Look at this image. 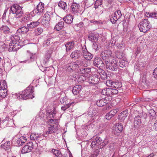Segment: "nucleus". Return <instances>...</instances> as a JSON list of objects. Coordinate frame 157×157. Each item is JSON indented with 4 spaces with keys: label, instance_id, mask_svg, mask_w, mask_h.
<instances>
[{
    "label": "nucleus",
    "instance_id": "nucleus-1",
    "mask_svg": "<svg viewBox=\"0 0 157 157\" xmlns=\"http://www.w3.org/2000/svg\"><path fill=\"white\" fill-rule=\"evenodd\" d=\"M10 10V14L13 15V16L16 18H20L23 17L21 21V22L28 24V21L30 19V15L28 14L25 16L21 7L17 4H14L11 7Z\"/></svg>",
    "mask_w": 157,
    "mask_h": 157
},
{
    "label": "nucleus",
    "instance_id": "nucleus-2",
    "mask_svg": "<svg viewBox=\"0 0 157 157\" xmlns=\"http://www.w3.org/2000/svg\"><path fill=\"white\" fill-rule=\"evenodd\" d=\"M34 87L30 86L21 93H15V95L19 99L26 100L28 98H32L34 97L33 94L34 91Z\"/></svg>",
    "mask_w": 157,
    "mask_h": 157
},
{
    "label": "nucleus",
    "instance_id": "nucleus-3",
    "mask_svg": "<svg viewBox=\"0 0 157 157\" xmlns=\"http://www.w3.org/2000/svg\"><path fill=\"white\" fill-rule=\"evenodd\" d=\"M138 27L140 32L144 33L146 32L151 28L149 25V22L147 19L143 20L138 25Z\"/></svg>",
    "mask_w": 157,
    "mask_h": 157
},
{
    "label": "nucleus",
    "instance_id": "nucleus-4",
    "mask_svg": "<svg viewBox=\"0 0 157 157\" xmlns=\"http://www.w3.org/2000/svg\"><path fill=\"white\" fill-rule=\"evenodd\" d=\"M109 61V62L106 60L105 61L106 68L112 71H117V65L116 60L113 59L111 61H110V60Z\"/></svg>",
    "mask_w": 157,
    "mask_h": 157
},
{
    "label": "nucleus",
    "instance_id": "nucleus-5",
    "mask_svg": "<svg viewBox=\"0 0 157 157\" xmlns=\"http://www.w3.org/2000/svg\"><path fill=\"white\" fill-rule=\"evenodd\" d=\"M33 148V144L32 142L27 143L22 148L21 151V154H25L31 152Z\"/></svg>",
    "mask_w": 157,
    "mask_h": 157
},
{
    "label": "nucleus",
    "instance_id": "nucleus-6",
    "mask_svg": "<svg viewBox=\"0 0 157 157\" xmlns=\"http://www.w3.org/2000/svg\"><path fill=\"white\" fill-rule=\"evenodd\" d=\"M106 83L109 86L117 89L120 88L122 86L121 83L117 81L108 80L106 81Z\"/></svg>",
    "mask_w": 157,
    "mask_h": 157
},
{
    "label": "nucleus",
    "instance_id": "nucleus-7",
    "mask_svg": "<svg viewBox=\"0 0 157 157\" xmlns=\"http://www.w3.org/2000/svg\"><path fill=\"white\" fill-rule=\"evenodd\" d=\"M92 140L90 145L91 147L94 148L95 147L96 148H101V147H98L101 144V142L102 141L101 139L99 137H96L94 140L92 139Z\"/></svg>",
    "mask_w": 157,
    "mask_h": 157
},
{
    "label": "nucleus",
    "instance_id": "nucleus-8",
    "mask_svg": "<svg viewBox=\"0 0 157 157\" xmlns=\"http://www.w3.org/2000/svg\"><path fill=\"white\" fill-rule=\"evenodd\" d=\"M66 69L67 72H72L78 68V66L75 62H72L66 65Z\"/></svg>",
    "mask_w": 157,
    "mask_h": 157
},
{
    "label": "nucleus",
    "instance_id": "nucleus-9",
    "mask_svg": "<svg viewBox=\"0 0 157 157\" xmlns=\"http://www.w3.org/2000/svg\"><path fill=\"white\" fill-rule=\"evenodd\" d=\"M101 56L103 60H109V59L112 57V52L109 50H105L101 53Z\"/></svg>",
    "mask_w": 157,
    "mask_h": 157
},
{
    "label": "nucleus",
    "instance_id": "nucleus-10",
    "mask_svg": "<svg viewBox=\"0 0 157 157\" xmlns=\"http://www.w3.org/2000/svg\"><path fill=\"white\" fill-rule=\"evenodd\" d=\"M44 9V4L42 2H40L37 5L36 8L34 10L33 12L34 13L39 15L43 12Z\"/></svg>",
    "mask_w": 157,
    "mask_h": 157
},
{
    "label": "nucleus",
    "instance_id": "nucleus-11",
    "mask_svg": "<svg viewBox=\"0 0 157 157\" xmlns=\"http://www.w3.org/2000/svg\"><path fill=\"white\" fill-rule=\"evenodd\" d=\"M50 17V15L47 12L44 14L41 21V23L44 26L46 27L48 26Z\"/></svg>",
    "mask_w": 157,
    "mask_h": 157
},
{
    "label": "nucleus",
    "instance_id": "nucleus-12",
    "mask_svg": "<svg viewBox=\"0 0 157 157\" xmlns=\"http://www.w3.org/2000/svg\"><path fill=\"white\" fill-rule=\"evenodd\" d=\"M123 129V127L121 123L118 124L115 127L114 129L113 132V134L118 136L119 135Z\"/></svg>",
    "mask_w": 157,
    "mask_h": 157
},
{
    "label": "nucleus",
    "instance_id": "nucleus-13",
    "mask_svg": "<svg viewBox=\"0 0 157 157\" xmlns=\"http://www.w3.org/2000/svg\"><path fill=\"white\" fill-rule=\"evenodd\" d=\"M19 45L17 42H10L9 44V52L16 51L19 48Z\"/></svg>",
    "mask_w": 157,
    "mask_h": 157
},
{
    "label": "nucleus",
    "instance_id": "nucleus-14",
    "mask_svg": "<svg viewBox=\"0 0 157 157\" xmlns=\"http://www.w3.org/2000/svg\"><path fill=\"white\" fill-rule=\"evenodd\" d=\"M82 56L87 60H91L93 57L92 55L88 51L86 48H83Z\"/></svg>",
    "mask_w": 157,
    "mask_h": 157
},
{
    "label": "nucleus",
    "instance_id": "nucleus-15",
    "mask_svg": "<svg viewBox=\"0 0 157 157\" xmlns=\"http://www.w3.org/2000/svg\"><path fill=\"white\" fill-rule=\"evenodd\" d=\"M12 121L8 117H6L3 120H2L0 124L1 128H4L10 124V122H12Z\"/></svg>",
    "mask_w": 157,
    "mask_h": 157
},
{
    "label": "nucleus",
    "instance_id": "nucleus-16",
    "mask_svg": "<svg viewBox=\"0 0 157 157\" xmlns=\"http://www.w3.org/2000/svg\"><path fill=\"white\" fill-rule=\"evenodd\" d=\"M82 55V53L80 51L75 50L71 53V57L72 59H76L80 58Z\"/></svg>",
    "mask_w": 157,
    "mask_h": 157
},
{
    "label": "nucleus",
    "instance_id": "nucleus-17",
    "mask_svg": "<svg viewBox=\"0 0 157 157\" xmlns=\"http://www.w3.org/2000/svg\"><path fill=\"white\" fill-rule=\"evenodd\" d=\"M100 79L97 75H94L90 77L89 82L92 84H95L98 83L99 82Z\"/></svg>",
    "mask_w": 157,
    "mask_h": 157
},
{
    "label": "nucleus",
    "instance_id": "nucleus-18",
    "mask_svg": "<svg viewBox=\"0 0 157 157\" xmlns=\"http://www.w3.org/2000/svg\"><path fill=\"white\" fill-rule=\"evenodd\" d=\"M141 123V117L139 116H137L134 118V127L136 128H138Z\"/></svg>",
    "mask_w": 157,
    "mask_h": 157
},
{
    "label": "nucleus",
    "instance_id": "nucleus-19",
    "mask_svg": "<svg viewBox=\"0 0 157 157\" xmlns=\"http://www.w3.org/2000/svg\"><path fill=\"white\" fill-rule=\"evenodd\" d=\"M40 22L38 21H32L29 23L27 24V26L29 31L34 28L36 27L40 24Z\"/></svg>",
    "mask_w": 157,
    "mask_h": 157
},
{
    "label": "nucleus",
    "instance_id": "nucleus-20",
    "mask_svg": "<svg viewBox=\"0 0 157 157\" xmlns=\"http://www.w3.org/2000/svg\"><path fill=\"white\" fill-rule=\"evenodd\" d=\"M29 31L27 26L26 27L24 26L18 29L16 34L18 35H21L22 34L27 33Z\"/></svg>",
    "mask_w": 157,
    "mask_h": 157
},
{
    "label": "nucleus",
    "instance_id": "nucleus-21",
    "mask_svg": "<svg viewBox=\"0 0 157 157\" xmlns=\"http://www.w3.org/2000/svg\"><path fill=\"white\" fill-rule=\"evenodd\" d=\"M94 64L95 66L97 67H99L100 66H102V65L105 64L103 63V62L100 58L97 57L95 58L94 59Z\"/></svg>",
    "mask_w": 157,
    "mask_h": 157
},
{
    "label": "nucleus",
    "instance_id": "nucleus-22",
    "mask_svg": "<svg viewBox=\"0 0 157 157\" xmlns=\"http://www.w3.org/2000/svg\"><path fill=\"white\" fill-rule=\"evenodd\" d=\"M117 112L116 109H114L108 113L106 115V118L107 120H110L116 114Z\"/></svg>",
    "mask_w": 157,
    "mask_h": 157
},
{
    "label": "nucleus",
    "instance_id": "nucleus-23",
    "mask_svg": "<svg viewBox=\"0 0 157 157\" xmlns=\"http://www.w3.org/2000/svg\"><path fill=\"white\" fill-rule=\"evenodd\" d=\"M75 46V43L74 41H72L67 42L65 44L66 48V52L70 50L71 49L73 48Z\"/></svg>",
    "mask_w": 157,
    "mask_h": 157
},
{
    "label": "nucleus",
    "instance_id": "nucleus-24",
    "mask_svg": "<svg viewBox=\"0 0 157 157\" xmlns=\"http://www.w3.org/2000/svg\"><path fill=\"white\" fill-rule=\"evenodd\" d=\"M97 35V34L91 33L89 35L88 38L89 40L92 42H96L98 39V37Z\"/></svg>",
    "mask_w": 157,
    "mask_h": 157
},
{
    "label": "nucleus",
    "instance_id": "nucleus-25",
    "mask_svg": "<svg viewBox=\"0 0 157 157\" xmlns=\"http://www.w3.org/2000/svg\"><path fill=\"white\" fill-rule=\"evenodd\" d=\"M27 141L26 138L24 136H21L19 138L17 141V144L19 146L23 145Z\"/></svg>",
    "mask_w": 157,
    "mask_h": 157
},
{
    "label": "nucleus",
    "instance_id": "nucleus-26",
    "mask_svg": "<svg viewBox=\"0 0 157 157\" xmlns=\"http://www.w3.org/2000/svg\"><path fill=\"white\" fill-rule=\"evenodd\" d=\"M79 5L76 3H73L71 6V11L74 13H75L78 11Z\"/></svg>",
    "mask_w": 157,
    "mask_h": 157
},
{
    "label": "nucleus",
    "instance_id": "nucleus-27",
    "mask_svg": "<svg viewBox=\"0 0 157 157\" xmlns=\"http://www.w3.org/2000/svg\"><path fill=\"white\" fill-rule=\"evenodd\" d=\"M81 86L80 85H76L74 86L72 90V92L74 95H77L79 93L81 88Z\"/></svg>",
    "mask_w": 157,
    "mask_h": 157
},
{
    "label": "nucleus",
    "instance_id": "nucleus-28",
    "mask_svg": "<svg viewBox=\"0 0 157 157\" xmlns=\"http://www.w3.org/2000/svg\"><path fill=\"white\" fill-rule=\"evenodd\" d=\"M64 21L67 24H71L72 22L73 17L72 16L68 15L63 18Z\"/></svg>",
    "mask_w": 157,
    "mask_h": 157
},
{
    "label": "nucleus",
    "instance_id": "nucleus-29",
    "mask_svg": "<svg viewBox=\"0 0 157 157\" xmlns=\"http://www.w3.org/2000/svg\"><path fill=\"white\" fill-rule=\"evenodd\" d=\"M64 25V22L63 21H60L56 25L54 29L56 30H60L63 28Z\"/></svg>",
    "mask_w": 157,
    "mask_h": 157
},
{
    "label": "nucleus",
    "instance_id": "nucleus-30",
    "mask_svg": "<svg viewBox=\"0 0 157 157\" xmlns=\"http://www.w3.org/2000/svg\"><path fill=\"white\" fill-rule=\"evenodd\" d=\"M52 152L53 154L56 157H62V155L60 150L52 149Z\"/></svg>",
    "mask_w": 157,
    "mask_h": 157
},
{
    "label": "nucleus",
    "instance_id": "nucleus-31",
    "mask_svg": "<svg viewBox=\"0 0 157 157\" xmlns=\"http://www.w3.org/2000/svg\"><path fill=\"white\" fill-rule=\"evenodd\" d=\"M145 15L148 17H157V11L152 12H146Z\"/></svg>",
    "mask_w": 157,
    "mask_h": 157
},
{
    "label": "nucleus",
    "instance_id": "nucleus-32",
    "mask_svg": "<svg viewBox=\"0 0 157 157\" xmlns=\"http://www.w3.org/2000/svg\"><path fill=\"white\" fill-rule=\"evenodd\" d=\"M40 136V134L38 133H32L30 136V138L31 140H37Z\"/></svg>",
    "mask_w": 157,
    "mask_h": 157
},
{
    "label": "nucleus",
    "instance_id": "nucleus-33",
    "mask_svg": "<svg viewBox=\"0 0 157 157\" xmlns=\"http://www.w3.org/2000/svg\"><path fill=\"white\" fill-rule=\"evenodd\" d=\"M43 31V30L42 28L38 27L35 29L34 33L35 35L38 36L41 34Z\"/></svg>",
    "mask_w": 157,
    "mask_h": 157
},
{
    "label": "nucleus",
    "instance_id": "nucleus-34",
    "mask_svg": "<svg viewBox=\"0 0 157 157\" xmlns=\"http://www.w3.org/2000/svg\"><path fill=\"white\" fill-rule=\"evenodd\" d=\"M19 35L17 34L13 35L11 36V38L12 41L11 42H17L20 40V38L19 36Z\"/></svg>",
    "mask_w": 157,
    "mask_h": 157
},
{
    "label": "nucleus",
    "instance_id": "nucleus-35",
    "mask_svg": "<svg viewBox=\"0 0 157 157\" xmlns=\"http://www.w3.org/2000/svg\"><path fill=\"white\" fill-rule=\"evenodd\" d=\"M7 89H0V97L5 98L7 95Z\"/></svg>",
    "mask_w": 157,
    "mask_h": 157
},
{
    "label": "nucleus",
    "instance_id": "nucleus-36",
    "mask_svg": "<svg viewBox=\"0 0 157 157\" xmlns=\"http://www.w3.org/2000/svg\"><path fill=\"white\" fill-rule=\"evenodd\" d=\"M110 88H105L102 90L101 93L105 95H110Z\"/></svg>",
    "mask_w": 157,
    "mask_h": 157
},
{
    "label": "nucleus",
    "instance_id": "nucleus-37",
    "mask_svg": "<svg viewBox=\"0 0 157 157\" xmlns=\"http://www.w3.org/2000/svg\"><path fill=\"white\" fill-rule=\"evenodd\" d=\"M98 73L101 78L103 79H105L107 78V75L104 71L102 70H99Z\"/></svg>",
    "mask_w": 157,
    "mask_h": 157
},
{
    "label": "nucleus",
    "instance_id": "nucleus-38",
    "mask_svg": "<svg viewBox=\"0 0 157 157\" xmlns=\"http://www.w3.org/2000/svg\"><path fill=\"white\" fill-rule=\"evenodd\" d=\"M1 147L6 150H8L10 147V142L8 141L5 143L1 145Z\"/></svg>",
    "mask_w": 157,
    "mask_h": 157
},
{
    "label": "nucleus",
    "instance_id": "nucleus-39",
    "mask_svg": "<svg viewBox=\"0 0 157 157\" xmlns=\"http://www.w3.org/2000/svg\"><path fill=\"white\" fill-rule=\"evenodd\" d=\"M55 127L54 125H51V126L48 127V131L46 132L47 134L52 133L55 132Z\"/></svg>",
    "mask_w": 157,
    "mask_h": 157
},
{
    "label": "nucleus",
    "instance_id": "nucleus-40",
    "mask_svg": "<svg viewBox=\"0 0 157 157\" xmlns=\"http://www.w3.org/2000/svg\"><path fill=\"white\" fill-rule=\"evenodd\" d=\"M7 86L6 82L4 80L0 82V89H7Z\"/></svg>",
    "mask_w": 157,
    "mask_h": 157
},
{
    "label": "nucleus",
    "instance_id": "nucleus-41",
    "mask_svg": "<svg viewBox=\"0 0 157 157\" xmlns=\"http://www.w3.org/2000/svg\"><path fill=\"white\" fill-rule=\"evenodd\" d=\"M53 42L52 39L50 38L44 41L43 43V45L44 46L46 47V46H48L49 44H52Z\"/></svg>",
    "mask_w": 157,
    "mask_h": 157
},
{
    "label": "nucleus",
    "instance_id": "nucleus-42",
    "mask_svg": "<svg viewBox=\"0 0 157 157\" xmlns=\"http://www.w3.org/2000/svg\"><path fill=\"white\" fill-rule=\"evenodd\" d=\"M56 113V112L55 110V109H54L52 111L50 112H48L47 113V116L48 117L49 116V118H52L54 117Z\"/></svg>",
    "mask_w": 157,
    "mask_h": 157
},
{
    "label": "nucleus",
    "instance_id": "nucleus-43",
    "mask_svg": "<svg viewBox=\"0 0 157 157\" xmlns=\"http://www.w3.org/2000/svg\"><path fill=\"white\" fill-rule=\"evenodd\" d=\"M119 63L120 67H125L128 64L127 62L123 59L120 60Z\"/></svg>",
    "mask_w": 157,
    "mask_h": 157
},
{
    "label": "nucleus",
    "instance_id": "nucleus-44",
    "mask_svg": "<svg viewBox=\"0 0 157 157\" xmlns=\"http://www.w3.org/2000/svg\"><path fill=\"white\" fill-rule=\"evenodd\" d=\"M121 16L122 14L120 10H117L114 13V17H116L117 19H120Z\"/></svg>",
    "mask_w": 157,
    "mask_h": 157
},
{
    "label": "nucleus",
    "instance_id": "nucleus-45",
    "mask_svg": "<svg viewBox=\"0 0 157 157\" xmlns=\"http://www.w3.org/2000/svg\"><path fill=\"white\" fill-rule=\"evenodd\" d=\"M90 68H82L81 69H80L79 70V71H78V72L81 73L83 74L85 72H87L90 71Z\"/></svg>",
    "mask_w": 157,
    "mask_h": 157
},
{
    "label": "nucleus",
    "instance_id": "nucleus-46",
    "mask_svg": "<svg viewBox=\"0 0 157 157\" xmlns=\"http://www.w3.org/2000/svg\"><path fill=\"white\" fill-rule=\"evenodd\" d=\"M58 6L63 9L65 10L67 6V4L65 2L61 1L59 3Z\"/></svg>",
    "mask_w": 157,
    "mask_h": 157
},
{
    "label": "nucleus",
    "instance_id": "nucleus-47",
    "mask_svg": "<svg viewBox=\"0 0 157 157\" xmlns=\"http://www.w3.org/2000/svg\"><path fill=\"white\" fill-rule=\"evenodd\" d=\"M76 63L78 66V68L79 67V66L86 67L87 65V64L84 63L82 60L76 61Z\"/></svg>",
    "mask_w": 157,
    "mask_h": 157
},
{
    "label": "nucleus",
    "instance_id": "nucleus-48",
    "mask_svg": "<svg viewBox=\"0 0 157 157\" xmlns=\"http://www.w3.org/2000/svg\"><path fill=\"white\" fill-rule=\"evenodd\" d=\"M102 100H103L105 105L110 102V98H109V97H106L105 98H102Z\"/></svg>",
    "mask_w": 157,
    "mask_h": 157
},
{
    "label": "nucleus",
    "instance_id": "nucleus-49",
    "mask_svg": "<svg viewBox=\"0 0 157 157\" xmlns=\"http://www.w3.org/2000/svg\"><path fill=\"white\" fill-rule=\"evenodd\" d=\"M1 29L5 33H8L9 32L10 29L7 26H2Z\"/></svg>",
    "mask_w": 157,
    "mask_h": 157
},
{
    "label": "nucleus",
    "instance_id": "nucleus-50",
    "mask_svg": "<svg viewBox=\"0 0 157 157\" xmlns=\"http://www.w3.org/2000/svg\"><path fill=\"white\" fill-rule=\"evenodd\" d=\"M96 104L99 107H102L104 106V103L102 99L98 100L96 102Z\"/></svg>",
    "mask_w": 157,
    "mask_h": 157
},
{
    "label": "nucleus",
    "instance_id": "nucleus-51",
    "mask_svg": "<svg viewBox=\"0 0 157 157\" xmlns=\"http://www.w3.org/2000/svg\"><path fill=\"white\" fill-rule=\"evenodd\" d=\"M102 0H97L95 3V9L98 7V6L102 4Z\"/></svg>",
    "mask_w": 157,
    "mask_h": 157
},
{
    "label": "nucleus",
    "instance_id": "nucleus-52",
    "mask_svg": "<svg viewBox=\"0 0 157 157\" xmlns=\"http://www.w3.org/2000/svg\"><path fill=\"white\" fill-rule=\"evenodd\" d=\"M72 104V103H68L66 105H64L61 107V110L64 111L66 110L67 109L70 107Z\"/></svg>",
    "mask_w": 157,
    "mask_h": 157
},
{
    "label": "nucleus",
    "instance_id": "nucleus-53",
    "mask_svg": "<svg viewBox=\"0 0 157 157\" xmlns=\"http://www.w3.org/2000/svg\"><path fill=\"white\" fill-rule=\"evenodd\" d=\"M26 55V56H29V57L27 58L28 59L29 58L30 59H32L34 58V54H33V53H31L28 51H27V53Z\"/></svg>",
    "mask_w": 157,
    "mask_h": 157
},
{
    "label": "nucleus",
    "instance_id": "nucleus-54",
    "mask_svg": "<svg viewBox=\"0 0 157 157\" xmlns=\"http://www.w3.org/2000/svg\"><path fill=\"white\" fill-rule=\"evenodd\" d=\"M109 143V140L107 139H105L103 142H101V147L106 146Z\"/></svg>",
    "mask_w": 157,
    "mask_h": 157
},
{
    "label": "nucleus",
    "instance_id": "nucleus-55",
    "mask_svg": "<svg viewBox=\"0 0 157 157\" xmlns=\"http://www.w3.org/2000/svg\"><path fill=\"white\" fill-rule=\"evenodd\" d=\"M93 111H94L95 110H92L91 111L90 110V112L88 113V116H89L90 117H92L93 116H94L96 115V113L94 112H93Z\"/></svg>",
    "mask_w": 157,
    "mask_h": 157
},
{
    "label": "nucleus",
    "instance_id": "nucleus-56",
    "mask_svg": "<svg viewBox=\"0 0 157 157\" xmlns=\"http://www.w3.org/2000/svg\"><path fill=\"white\" fill-rule=\"evenodd\" d=\"M110 95H112L113 94H116L118 93V91L117 90L115 89H113L112 88H110Z\"/></svg>",
    "mask_w": 157,
    "mask_h": 157
},
{
    "label": "nucleus",
    "instance_id": "nucleus-57",
    "mask_svg": "<svg viewBox=\"0 0 157 157\" xmlns=\"http://www.w3.org/2000/svg\"><path fill=\"white\" fill-rule=\"evenodd\" d=\"M89 22L91 23H93L94 24H100L101 22L100 21H96L95 19L90 20Z\"/></svg>",
    "mask_w": 157,
    "mask_h": 157
},
{
    "label": "nucleus",
    "instance_id": "nucleus-58",
    "mask_svg": "<svg viewBox=\"0 0 157 157\" xmlns=\"http://www.w3.org/2000/svg\"><path fill=\"white\" fill-rule=\"evenodd\" d=\"M99 151L98 149L96 150L94 152V154H92L90 157H97L99 153Z\"/></svg>",
    "mask_w": 157,
    "mask_h": 157
},
{
    "label": "nucleus",
    "instance_id": "nucleus-59",
    "mask_svg": "<svg viewBox=\"0 0 157 157\" xmlns=\"http://www.w3.org/2000/svg\"><path fill=\"white\" fill-rule=\"evenodd\" d=\"M67 100L65 97H63L61 98L60 102L61 104H64L66 103Z\"/></svg>",
    "mask_w": 157,
    "mask_h": 157
},
{
    "label": "nucleus",
    "instance_id": "nucleus-60",
    "mask_svg": "<svg viewBox=\"0 0 157 157\" xmlns=\"http://www.w3.org/2000/svg\"><path fill=\"white\" fill-rule=\"evenodd\" d=\"M153 74L154 77L155 78L157 79V67L154 70Z\"/></svg>",
    "mask_w": 157,
    "mask_h": 157
},
{
    "label": "nucleus",
    "instance_id": "nucleus-61",
    "mask_svg": "<svg viewBox=\"0 0 157 157\" xmlns=\"http://www.w3.org/2000/svg\"><path fill=\"white\" fill-rule=\"evenodd\" d=\"M49 119V121L48 122V124L50 125V126H51V125H54L53 124L54 123H53L52 124V123L53 122L55 121H56V120H53L52 119Z\"/></svg>",
    "mask_w": 157,
    "mask_h": 157
},
{
    "label": "nucleus",
    "instance_id": "nucleus-62",
    "mask_svg": "<svg viewBox=\"0 0 157 157\" xmlns=\"http://www.w3.org/2000/svg\"><path fill=\"white\" fill-rule=\"evenodd\" d=\"M118 20L117 18L113 16V17H112L110 19V21L112 23H115Z\"/></svg>",
    "mask_w": 157,
    "mask_h": 157
},
{
    "label": "nucleus",
    "instance_id": "nucleus-63",
    "mask_svg": "<svg viewBox=\"0 0 157 157\" xmlns=\"http://www.w3.org/2000/svg\"><path fill=\"white\" fill-rule=\"evenodd\" d=\"M115 42H116V41H115L114 40H113V39H111L110 40V44H109V45H111V46H113L115 44Z\"/></svg>",
    "mask_w": 157,
    "mask_h": 157
},
{
    "label": "nucleus",
    "instance_id": "nucleus-64",
    "mask_svg": "<svg viewBox=\"0 0 157 157\" xmlns=\"http://www.w3.org/2000/svg\"><path fill=\"white\" fill-rule=\"evenodd\" d=\"M153 129L157 131V120L155 121L153 126Z\"/></svg>",
    "mask_w": 157,
    "mask_h": 157
}]
</instances>
